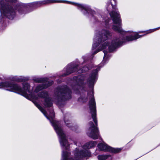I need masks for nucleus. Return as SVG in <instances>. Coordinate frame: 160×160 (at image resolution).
Wrapping results in <instances>:
<instances>
[{"label":"nucleus","mask_w":160,"mask_h":160,"mask_svg":"<svg viewBox=\"0 0 160 160\" xmlns=\"http://www.w3.org/2000/svg\"><path fill=\"white\" fill-rule=\"evenodd\" d=\"M111 7L106 6V9L109 12L111 18L106 14H99L97 12L99 15H106L112 21L111 25L109 28L103 27L100 23L94 24H94H99L107 29H110L112 27V28L114 31L120 33L119 37L114 38L110 43L107 40L112 38V33L110 31L104 29H102L101 31L96 30L93 38L91 53L87 54L82 56V58L83 61L82 63L78 59H76L69 63L64 68L61 73L57 74V76L58 77H64L76 72L78 73H82L87 72L94 67L92 61L94 55L100 51L108 47L109 52H115L118 48L123 45L125 41L136 40L144 35L148 34V30L138 31L133 35L126 36L125 38L124 39L122 34L124 32L121 27V19L119 12L116 6H111L113 10L111 12H109Z\"/></svg>","instance_id":"f257e3e1"},{"label":"nucleus","mask_w":160,"mask_h":160,"mask_svg":"<svg viewBox=\"0 0 160 160\" xmlns=\"http://www.w3.org/2000/svg\"><path fill=\"white\" fill-rule=\"evenodd\" d=\"M103 59L101 63L96 66L89 74L88 78L85 75L81 74L73 77V83L71 86L74 92L78 94L81 92L78 101L81 102H87L88 98L90 100L88 105L92 118H97L96 104L93 95V88L98 78V72L101 68L108 62L111 55L104 50Z\"/></svg>","instance_id":"f03ea898"},{"label":"nucleus","mask_w":160,"mask_h":160,"mask_svg":"<svg viewBox=\"0 0 160 160\" xmlns=\"http://www.w3.org/2000/svg\"><path fill=\"white\" fill-rule=\"evenodd\" d=\"M54 3H66L75 6L84 16L89 18L91 22L94 24L100 23V15H99L92 10L90 6L65 0H43L28 3H22L19 6V12L21 14H27L42 6Z\"/></svg>","instance_id":"7ed1b4c3"},{"label":"nucleus","mask_w":160,"mask_h":160,"mask_svg":"<svg viewBox=\"0 0 160 160\" xmlns=\"http://www.w3.org/2000/svg\"><path fill=\"white\" fill-rule=\"evenodd\" d=\"M18 0H0V29H4L8 24V19L15 20L17 16V11L20 15H24L26 14H21L19 12V8L22 3H17Z\"/></svg>","instance_id":"20e7f679"},{"label":"nucleus","mask_w":160,"mask_h":160,"mask_svg":"<svg viewBox=\"0 0 160 160\" xmlns=\"http://www.w3.org/2000/svg\"><path fill=\"white\" fill-rule=\"evenodd\" d=\"M22 88L17 83L11 82H10L6 81L0 82V88L1 87L5 88L7 90L15 92L17 93L21 94L26 98L28 95L27 93L30 95L32 92L30 90V84L27 82H23L22 83Z\"/></svg>","instance_id":"39448f33"},{"label":"nucleus","mask_w":160,"mask_h":160,"mask_svg":"<svg viewBox=\"0 0 160 160\" xmlns=\"http://www.w3.org/2000/svg\"><path fill=\"white\" fill-rule=\"evenodd\" d=\"M72 91L67 85H60L56 87L54 91V97L59 104H64L72 97Z\"/></svg>","instance_id":"423d86ee"},{"label":"nucleus","mask_w":160,"mask_h":160,"mask_svg":"<svg viewBox=\"0 0 160 160\" xmlns=\"http://www.w3.org/2000/svg\"><path fill=\"white\" fill-rule=\"evenodd\" d=\"M98 147L100 151L109 152L114 153H118L122 150L121 148H112L108 146L103 141L102 142L99 143L98 145Z\"/></svg>","instance_id":"0eeeda50"},{"label":"nucleus","mask_w":160,"mask_h":160,"mask_svg":"<svg viewBox=\"0 0 160 160\" xmlns=\"http://www.w3.org/2000/svg\"><path fill=\"white\" fill-rule=\"evenodd\" d=\"M39 98L44 99V105L46 107H50L52 105L51 98L49 97L48 92L46 91H41L38 93Z\"/></svg>","instance_id":"6e6552de"},{"label":"nucleus","mask_w":160,"mask_h":160,"mask_svg":"<svg viewBox=\"0 0 160 160\" xmlns=\"http://www.w3.org/2000/svg\"><path fill=\"white\" fill-rule=\"evenodd\" d=\"M53 83V81L50 80L42 84H39L36 87L34 91L36 93L38 92L41 91L48 88Z\"/></svg>","instance_id":"1a4fd4ad"},{"label":"nucleus","mask_w":160,"mask_h":160,"mask_svg":"<svg viewBox=\"0 0 160 160\" xmlns=\"http://www.w3.org/2000/svg\"><path fill=\"white\" fill-rule=\"evenodd\" d=\"M68 116V114H67L64 116V122L66 126L69 127L70 129L73 130L72 127V124L71 123V121L67 119V117Z\"/></svg>","instance_id":"9d476101"},{"label":"nucleus","mask_w":160,"mask_h":160,"mask_svg":"<svg viewBox=\"0 0 160 160\" xmlns=\"http://www.w3.org/2000/svg\"><path fill=\"white\" fill-rule=\"evenodd\" d=\"M12 80L18 82H22L26 80V78L23 76H14L12 78Z\"/></svg>","instance_id":"9b49d317"},{"label":"nucleus","mask_w":160,"mask_h":160,"mask_svg":"<svg viewBox=\"0 0 160 160\" xmlns=\"http://www.w3.org/2000/svg\"><path fill=\"white\" fill-rule=\"evenodd\" d=\"M48 78L47 77L36 78L34 79V81L37 83H44L48 81Z\"/></svg>","instance_id":"f8f14e48"},{"label":"nucleus","mask_w":160,"mask_h":160,"mask_svg":"<svg viewBox=\"0 0 160 160\" xmlns=\"http://www.w3.org/2000/svg\"><path fill=\"white\" fill-rule=\"evenodd\" d=\"M111 156L110 155H102L98 156V160H106L108 158Z\"/></svg>","instance_id":"ddd939ff"},{"label":"nucleus","mask_w":160,"mask_h":160,"mask_svg":"<svg viewBox=\"0 0 160 160\" xmlns=\"http://www.w3.org/2000/svg\"><path fill=\"white\" fill-rule=\"evenodd\" d=\"M57 82H58V83H61V82H62V81L61 80H59V81H57Z\"/></svg>","instance_id":"4468645a"},{"label":"nucleus","mask_w":160,"mask_h":160,"mask_svg":"<svg viewBox=\"0 0 160 160\" xmlns=\"http://www.w3.org/2000/svg\"><path fill=\"white\" fill-rule=\"evenodd\" d=\"M160 145V144L158 146H158H159Z\"/></svg>","instance_id":"2eb2a0df"},{"label":"nucleus","mask_w":160,"mask_h":160,"mask_svg":"<svg viewBox=\"0 0 160 160\" xmlns=\"http://www.w3.org/2000/svg\"><path fill=\"white\" fill-rule=\"evenodd\" d=\"M61 111H62V112H62V110H61Z\"/></svg>","instance_id":"dca6fc26"}]
</instances>
